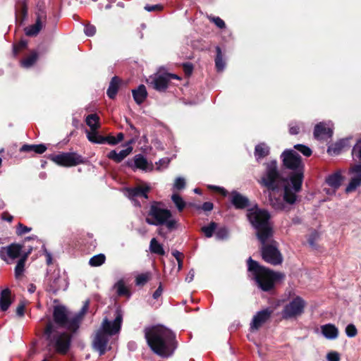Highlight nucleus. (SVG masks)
<instances>
[{
	"label": "nucleus",
	"instance_id": "nucleus-16",
	"mask_svg": "<svg viewBox=\"0 0 361 361\" xmlns=\"http://www.w3.org/2000/svg\"><path fill=\"white\" fill-rule=\"evenodd\" d=\"M273 310L270 308H266L257 312L256 314L254 315L250 323V330L252 331L259 330V328L270 319Z\"/></svg>",
	"mask_w": 361,
	"mask_h": 361
},
{
	"label": "nucleus",
	"instance_id": "nucleus-22",
	"mask_svg": "<svg viewBox=\"0 0 361 361\" xmlns=\"http://www.w3.org/2000/svg\"><path fill=\"white\" fill-rule=\"evenodd\" d=\"M321 331L323 336L329 340L336 339L338 336V328L332 324H326L321 326Z\"/></svg>",
	"mask_w": 361,
	"mask_h": 361
},
{
	"label": "nucleus",
	"instance_id": "nucleus-20",
	"mask_svg": "<svg viewBox=\"0 0 361 361\" xmlns=\"http://www.w3.org/2000/svg\"><path fill=\"white\" fill-rule=\"evenodd\" d=\"M231 202L235 209H243L246 208L250 203L249 199L237 191H233L231 194Z\"/></svg>",
	"mask_w": 361,
	"mask_h": 361
},
{
	"label": "nucleus",
	"instance_id": "nucleus-51",
	"mask_svg": "<svg viewBox=\"0 0 361 361\" xmlns=\"http://www.w3.org/2000/svg\"><path fill=\"white\" fill-rule=\"evenodd\" d=\"M174 188L177 190H182L185 187V181L183 178H177L173 184Z\"/></svg>",
	"mask_w": 361,
	"mask_h": 361
},
{
	"label": "nucleus",
	"instance_id": "nucleus-54",
	"mask_svg": "<svg viewBox=\"0 0 361 361\" xmlns=\"http://www.w3.org/2000/svg\"><path fill=\"white\" fill-rule=\"evenodd\" d=\"M351 171L353 173H354L356 175V176L355 178H358L361 181V165L360 164L355 165L352 168Z\"/></svg>",
	"mask_w": 361,
	"mask_h": 361
},
{
	"label": "nucleus",
	"instance_id": "nucleus-18",
	"mask_svg": "<svg viewBox=\"0 0 361 361\" xmlns=\"http://www.w3.org/2000/svg\"><path fill=\"white\" fill-rule=\"evenodd\" d=\"M150 188L148 185H137L134 188H128L126 189V195L132 200H135L137 197L148 199V192Z\"/></svg>",
	"mask_w": 361,
	"mask_h": 361
},
{
	"label": "nucleus",
	"instance_id": "nucleus-11",
	"mask_svg": "<svg viewBox=\"0 0 361 361\" xmlns=\"http://www.w3.org/2000/svg\"><path fill=\"white\" fill-rule=\"evenodd\" d=\"M50 159L56 164L65 167L74 166L85 162L84 158L76 152H62L52 155Z\"/></svg>",
	"mask_w": 361,
	"mask_h": 361
},
{
	"label": "nucleus",
	"instance_id": "nucleus-23",
	"mask_svg": "<svg viewBox=\"0 0 361 361\" xmlns=\"http://www.w3.org/2000/svg\"><path fill=\"white\" fill-rule=\"evenodd\" d=\"M133 147L130 146L119 152H117L116 150H111L108 154L107 157L116 163H120L131 153Z\"/></svg>",
	"mask_w": 361,
	"mask_h": 361
},
{
	"label": "nucleus",
	"instance_id": "nucleus-27",
	"mask_svg": "<svg viewBox=\"0 0 361 361\" xmlns=\"http://www.w3.org/2000/svg\"><path fill=\"white\" fill-rule=\"evenodd\" d=\"M342 179V176L340 172H336L329 175L326 178V182L331 188L338 189L341 185Z\"/></svg>",
	"mask_w": 361,
	"mask_h": 361
},
{
	"label": "nucleus",
	"instance_id": "nucleus-52",
	"mask_svg": "<svg viewBox=\"0 0 361 361\" xmlns=\"http://www.w3.org/2000/svg\"><path fill=\"white\" fill-rule=\"evenodd\" d=\"M31 231V228H29L23 224L19 223L17 227L16 233L18 235H23Z\"/></svg>",
	"mask_w": 361,
	"mask_h": 361
},
{
	"label": "nucleus",
	"instance_id": "nucleus-62",
	"mask_svg": "<svg viewBox=\"0 0 361 361\" xmlns=\"http://www.w3.org/2000/svg\"><path fill=\"white\" fill-rule=\"evenodd\" d=\"M209 188L214 190H216V191H219V192H221V194L223 195H224V196L226 195V194H227V191L226 190H225L224 188H220L219 186L209 185Z\"/></svg>",
	"mask_w": 361,
	"mask_h": 361
},
{
	"label": "nucleus",
	"instance_id": "nucleus-12",
	"mask_svg": "<svg viewBox=\"0 0 361 361\" xmlns=\"http://www.w3.org/2000/svg\"><path fill=\"white\" fill-rule=\"evenodd\" d=\"M305 305L306 303L302 298L299 296L295 298L284 307L282 311L283 318L288 319L301 315L304 312Z\"/></svg>",
	"mask_w": 361,
	"mask_h": 361
},
{
	"label": "nucleus",
	"instance_id": "nucleus-5",
	"mask_svg": "<svg viewBox=\"0 0 361 361\" xmlns=\"http://www.w3.org/2000/svg\"><path fill=\"white\" fill-rule=\"evenodd\" d=\"M247 216L252 226L257 230L259 241L264 242L273 236V230L269 222L270 214L264 209L255 207L247 210Z\"/></svg>",
	"mask_w": 361,
	"mask_h": 361
},
{
	"label": "nucleus",
	"instance_id": "nucleus-44",
	"mask_svg": "<svg viewBox=\"0 0 361 361\" xmlns=\"http://www.w3.org/2000/svg\"><path fill=\"white\" fill-rule=\"evenodd\" d=\"M151 277L150 273H143L139 274L135 279V284L137 286H144Z\"/></svg>",
	"mask_w": 361,
	"mask_h": 361
},
{
	"label": "nucleus",
	"instance_id": "nucleus-3",
	"mask_svg": "<svg viewBox=\"0 0 361 361\" xmlns=\"http://www.w3.org/2000/svg\"><path fill=\"white\" fill-rule=\"evenodd\" d=\"M248 271L252 272L253 278L258 286L264 291H269L274 286L276 281L283 279L285 275L281 272H275L264 267L251 257L247 259Z\"/></svg>",
	"mask_w": 361,
	"mask_h": 361
},
{
	"label": "nucleus",
	"instance_id": "nucleus-41",
	"mask_svg": "<svg viewBox=\"0 0 361 361\" xmlns=\"http://www.w3.org/2000/svg\"><path fill=\"white\" fill-rule=\"evenodd\" d=\"M171 200L176 206L179 212H182L185 207V202L183 198L178 194H173L171 196Z\"/></svg>",
	"mask_w": 361,
	"mask_h": 361
},
{
	"label": "nucleus",
	"instance_id": "nucleus-10",
	"mask_svg": "<svg viewBox=\"0 0 361 361\" xmlns=\"http://www.w3.org/2000/svg\"><path fill=\"white\" fill-rule=\"evenodd\" d=\"M282 180L277 170V163L272 161L267 164L266 171L262 176L260 183L269 190H274L281 185ZM284 183V180H283Z\"/></svg>",
	"mask_w": 361,
	"mask_h": 361
},
{
	"label": "nucleus",
	"instance_id": "nucleus-58",
	"mask_svg": "<svg viewBox=\"0 0 361 361\" xmlns=\"http://www.w3.org/2000/svg\"><path fill=\"white\" fill-rule=\"evenodd\" d=\"M202 209L204 212H210L214 208V204L211 202H204L203 204L201 207Z\"/></svg>",
	"mask_w": 361,
	"mask_h": 361
},
{
	"label": "nucleus",
	"instance_id": "nucleus-56",
	"mask_svg": "<svg viewBox=\"0 0 361 361\" xmlns=\"http://www.w3.org/2000/svg\"><path fill=\"white\" fill-rule=\"evenodd\" d=\"M162 8V6L160 4L156 5H146L145 6V9L149 12L154 11H160Z\"/></svg>",
	"mask_w": 361,
	"mask_h": 361
},
{
	"label": "nucleus",
	"instance_id": "nucleus-40",
	"mask_svg": "<svg viewBox=\"0 0 361 361\" xmlns=\"http://www.w3.org/2000/svg\"><path fill=\"white\" fill-rule=\"evenodd\" d=\"M216 228L217 224L215 222H211L208 226L202 227L201 231L207 238H211Z\"/></svg>",
	"mask_w": 361,
	"mask_h": 361
},
{
	"label": "nucleus",
	"instance_id": "nucleus-6",
	"mask_svg": "<svg viewBox=\"0 0 361 361\" xmlns=\"http://www.w3.org/2000/svg\"><path fill=\"white\" fill-rule=\"evenodd\" d=\"M161 202H153L145 219L146 223L152 226H163L172 231L177 228V221L172 217L171 212L163 207Z\"/></svg>",
	"mask_w": 361,
	"mask_h": 361
},
{
	"label": "nucleus",
	"instance_id": "nucleus-47",
	"mask_svg": "<svg viewBox=\"0 0 361 361\" xmlns=\"http://www.w3.org/2000/svg\"><path fill=\"white\" fill-rule=\"evenodd\" d=\"M27 42L26 41H20L18 44H15L13 46V54L14 56H16L20 51H21L23 49H25L27 47Z\"/></svg>",
	"mask_w": 361,
	"mask_h": 361
},
{
	"label": "nucleus",
	"instance_id": "nucleus-57",
	"mask_svg": "<svg viewBox=\"0 0 361 361\" xmlns=\"http://www.w3.org/2000/svg\"><path fill=\"white\" fill-rule=\"evenodd\" d=\"M327 359L329 361H339V354L336 352H331L328 353Z\"/></svg>",
	"mask_w": 361,
	"mask_h": 361
},
{
	"label": "nucleus",
	"instance_id": "nucleus-38",
	"mask_svg": "<svg viewBox=\"0 0 361 361\" xmlns=\"http://www.w3.org/2000/svg\"><path fill=\"white\" fill-rule=\"evenodd\" d=\"M106 257L104 254H99L90 258L89 264L91 267H99L105 262Z\"/></svg>",
	"mask_w": 361,
	"mask_h": 361
},
{
	"label": "nucleus",
	"instance_id": "nucleus-60",
	"mask_svg": "<svg viewBox=\"0 0 361 361\" xmlns=\"http://www.w3.org/2000/svg\"><path fill=\"white\" fill-rule=\"evenodd\" d=\"M104 143L108 142L109 145H115L117 144V141L114 136L104 137Z\"/></svg>",
	"mask_w": 361,
	"mask_h": 361
},
{
	"label": "nucleus",
	"instance_id": "nucleus-29",
	"mask_svg": "<svg viewBox=\"0 0 361 361\" xmlns=\"http://www.w3.org/2000/svg\"><path fill=\"white\" fill-rule=\"evenodd\" d=\"M47 150V147L43 144L39 145H23L20 148V152H35L37 154H42Z\"/></svg>",
	"mask_w": 361,
	"mask_h": 361
},
{
	"label": "nucleus",
	"instance_id": "nucleus-4",
	"mask_svg": "<svg viewBox=\"0 0 361 361\" xmlns=\"http://www.w3.org/2000/svg\"><path fill=\"white\" fill-rule=\"evenodd\" d=\"M87 309L86 302L78 312L71 314L64 306H56L53 312L54 321L58 326L74 333L79 329Z\"/></svg>",
	"mask_w": 361,
	"mask_h": 361
},
{
	"label": "nucleus",
	"instance_id": "nucleus-59",
	"mask_svg": "<svg viewBox=\"0 0 361 361\" xmlns=\"http://www.w3.org/2000/svg\"><path fill=\"white\" fill-rule=\"evenodd\" d=\"M183 69H184V72L186 75H190L192 72V70H193V66L191 63H184L183 64Z\"/></svg>",
	"mask_w": 361,
	"mask_h": 361
},
{
	"label": "nucleus",
	"instance_id": "nucleus-46",
	"mask_svg": "<svg viewBox=\"0 0 361 361\" xmlns=\"http://www.w3.org/2000/svg\"><path fill=\"white\" fill-rule=\"evenodd\" d=\"M294 148L301 152L305 157H310L312 152V149L304 145L297 144L294 146Z\"/></svg>",
	"mask_w": 361,
	"mask_h": 361
},
{
	"label": "nucleus",
	"instance_id": "nucleus-31",
	"mask_svg": "<svg viewBox=\"0 0 361 361\" xmlns=\"http://www.w3.org/2000/svg\"><path fill=\"white\" fill-rule=\"evenodd\" d=\"M86 133L87 139L91 142L97 144L104 143V137L98 133L97 130H90V131L87 130Z\"/></svg>",
	"mask_w": 361,
	"mask_h": 361
},
{
	"label": "nucleus",
	"instance_id": "nucleus-1",
	"mask_svg": "<svg viewBox=\"0 0 361 361\" xmlns=\"http://www.w3.org/2000/svg\"><path fill=\"white\" fill-rule=\"evenodd\" d=\"M145 337L151 350L163 358L171 356L177 348L175 334L163 326L145 328Z\"/></svg>",
	"mask_w": 361,
	"mask_h": 361
},
{
	"label": "nucleus",
	"instance_id": "nucleus-33",
	"mask_svg": "<svg viewBox=\"0 0 361 361\" xmlns=\"http://www.w3.org/2000/svg\"><path fill=\"white\" fill-rule=\"evenodd\" d=\"M99 117L95 114H90L86 118V123L90 128V130H98L100 127L99 123Z\"/></svg>",
	"mask_w": 361,
	"mask_h": 361
},
{
	"label": "nucleus",
	"instance_id": "nucleus-37",
	"mask_svg": "<svg viewBox=\"0 0 361 361\" xmlns=\"http://www.w3.org/2000/svg\"><path fill=\"white\" fill-rule=\"evenodd\" d=\"M216 56L215 59V65L218 71H221L225 67V63L223 60L222 53L219 47H216Z\"/></svg>",
	"mask_w": 361,
	"mask_h": 361
},
{
	"label": "nucleus",
	"instance_id": "nucleus-50",
	"mask_svg": "<svg viewBox=\"0 0 361 361\" xmlns=\"http://www.w3.org/2000/svg\"><path fill=\"white\" fill-rule=\"evenodd\" d=\"M352 154L361 160V140L358 141L353 147Z\"/></svg>",
	"mask_w": 361,
	"mask_h": 361
},
{
	"label": "nucleus",
	"instance_id": "nucleus-15",
	"mask_svg": "<svg viewBox=\"0 0 361 361\" xmlns=\"http://www.w3.org/2000/svg\"><path fill=\"white\" fill-rule=\"evenodd\" d=\"M49 290L56 293L60 290H66L68 288L66 279L61 276L60 271L56 269L48 279Z\"/></svg>",
	"mask_w": 361,
	"mask_h": 361
},
{
	"label": "nucleus",
	"instance_id": "nucleus-28",
	"mask_svg": "<svg viewBox=\"0 0 361 361\" xmlns=\"http://www.w3.org/2000/svg\"><path fill=\"white\" fill-rule=\"evenodd\" d=\"M11 291L8 288H6L1 292L0 296V308L2 311H6L8 309L11 305Z\"/></svg>",
	"mask_w": 361,
	"mask_h": 361
},
{
	"label": "nucleus",
	"instance_id": "nucleus-53",
	"mask_svg": "<svg viewBox=\"0 0 361 361\" xmlns=\"http://www.w3.org/2000/svg\"><path fill=\"white\" fill-rule=\"evenodd\" d=\"M84 32L87 36H93L96 32V27L92 25H87L85 27Z\"/></svg>",
	"mask_w": 361,
	"mask_h": 361
},
{
	"label": "nucleus",
	"instance_id": "nucleus-34",
	"mask_svg": "<svg viewBox=\"0 0 361 361\" xmlns=\"http://www.w3.org/2000/svg\"><path fill=\"white\" fill-rule=\"evenodd\" d=\"M147 161L143 155L139 154L134 157V165L136 169L145 170L147 168Z\"/></svg>",
	"mask_w": 361,
	"mask_h": 361
},
{
	"label": "nucleus",
	"instance_id": "nucleus-8",
	"mask_svg": "<svg viewBox=\"0 0 361 361\" xmlns=\"http://www.w3.org/2000/svg\"><path fill=\"white\" fill-rule=\"evenodd\" d=\"M55 332L54 324L49 322L44 332L48 341V346L53 348L56 353L65 355L69 350L71 336L65 332L54 334Z\"/></svg>",
	"mask_w": 361,
	"mask_h": 361
},
{
	"label": "nucleus",
	"instance_id": "nucleus-48",
	"mask_svg": "<svg viewBox=\"0 0 361 361\" xmlns=\"http://www.w3.org/2000/svg\"><path fill=\"white\" fill-rule=\"evenodd\" d=\"M345 333L348 337H355L357 334V331L354 324H348L345 328Z\"/></svg>",
	"mask_w": 361,
	"mask_h": 361
},
{
	"label": "nucleus",
	"instance_id": "nucleus-45",
	"mask_svg": "<svg viewBox=\"0 0 361 361\" xmlns=\"http://www.w3.org/2000/svg\"><path fill=\"white\" fill-rule=\"evenodd\" d=\"M16 4L20 7V13L23 18L27 16V0H17Z\"/></svg>",
	"mask_w": 361,
	"mask_h": 361
},
{
	"label": "nucleus",
	"instance_id": "nucleus-17",
	"mask_svg": "<svg viewBox=\"0 0 361 361\" xmlns=\"http://www.w3.org/2000/svg\"><path fill=\"white\" fill-rule=\"evenodd\" d=\"M333 135V129L329 123L320 122L317 124L314 129V136L316 139L320 140H327Z\"/></svg>",
	"mask_w": 361,
	"mask_h": 361
},
{
	"label": "nucleus",
	"instance_id": "nucleus-35",
	"mask_svg": "<svg viewBox=\"0 0 361 361\" xmlns=\"http://www.w3.org/2000/svg\"><path fill=\"white\" fill-rule=\"evenodd\" d=\"M114 287H115V288H116V293L119 296L129 297L130 295L129 290L125 286V283L122 280L118 281L115 284Z\"/></svg>",
	"mask_w": 361,
	"mask_h": 361
},
{
	"label": "nucleus",
	"instance_id": "nucleus-9",
	"mask_svg": "<svg viewBox=\"0 0 361 361\" xmlns=\"http://www.w3.org/2000/svg\"><path fill=\"white\" fill-rule=\"evenodd\" d=\"M260 243L262 259L272 265L281 264L283 262V257L278 249V243L273 240L272 237H269L264 242L260 241Z\"/></svg>",
	"mask_w": 361,
	"mask_h": 361
},
{
	"label": "nucleus",
	"instance_id": "nucleus-24",
	"mask_svg": "<svg viewBox=\"0 0 361 361\" xmlns=\"http://www.w3.org/2000/svg\"><path fill=\"white\" fill-rule=\"evenodd\" d=\"M132 93L137 104H141L147 97V92L144 85H140L137 89L133 90Z\"/></svg>",
	"mask_w": 361,
	"mask_h": 361
},
{
	"label": "nucleus",
	"instance_id": "nucleus-14",
	"mask_svg": "<svg viewBox=\"0 0 361 361\" xmlns=\"http://www.w3.org/2000/svg\"><path fill=\"white\" fill-rule=\"evenodd\" d=\"M23 246L20 244L13 243L6 247L0 248V257L7 263H11L18 257H21Z\"/></svg>",
	"mask_w": 361,
	"mask_h": 361
},
{
	"label": "nucleus",
	"instance_id": "nucleus-61",
	"mask_svg": "<svg viewBox=\"0 0 361 361\" xmlns=\"http://www.w3.org/2000/svg\"><path fill=\"white\" fill-rule=\"evenodd\" d=\"M24 311H25L24 304H23V303L19 304L16 309V314L20 317H23L24 315Z\"/></svg>",
	"mask_w": 361,
	"mask_h": 361
},
{
	"label": "nucleus",
	"instance_id": "nucleus-43",
	"mask_svg": "<svg viewBox=\"0 0 361 361\" xmlns=\"http://www.w3.org/2000/svg\"><path fill=\"white\" fill-rule=\"evenodd\" d=\"M360 185L361 181L358 178H353L345 188V192L350 193L355 191Z\"/></svg>",
	"mask_w": 361,
	"mask_h": 361
},
{
	"label": "nucleus",
	"instance_id": "nucleus-55",
	"mask_svg": "<svg viewBox=\"0 0 361 361\" xmlns=\"http://www.w3.org/2000/svg\"><path fill=\"white\" fill-rule=\"evenodd\" d=\"M212 20L218 27L221 29L226 27L224 21L219 17H214L212 18Z\"/></svg>",
	"mask_w": 361,
	"mask_h": 361
},
{
	"label": "nucleus",
	"instance_id": "nucleus-49",
	"mask_svg": "<svg viewBox=\"0 0 361 361\" xmlns=\"http://www.w3.org/2000/svg\"><path fill=\"white\" fill-rule=\"evenodd\" d=\"M228 231L226 228H221L216 232V237L219 240H224L228 238Z\"/></svg>",
	"mask_w": 361,
	"mask_h": 361
},
{
	"label": "nucleus",
	"instance_id": "nucleus-36",
	"mask_svg": "<svg viewBox=\"0 0 361 361\" xmlns=\"http://www.w3.org/2000/svg\"><path fill=\"white\" fill-rule=\"evenodd\" d=\"M283 200L289 204H293L296 200L295 193L292 192L289 185H284Z\"/></svg>",
	"mask_w": 361,
	"mask_h": 361
},
{
	"label": "nucleus",
	"instance_id": "nucleus-30",
	"mask_svg": "<svg viewBox=\"0 0 361 361\" xmlns=\"http://www.w3.org/2000/svg\"><path fill=\"white\" fill-rule=\"evenodd\" d=\"M269 153V147L264 143H260L255 147V156L257 160L261 159L267 157Z\"/></svg>",
	"mask_w": 361,
	"mask_h": 361
},
{
	"label": "nucleus",
	"instance_id": "nucleus-63",
	"mask_svg": "<svg viewBox=\"0 0 361 361\" xmlns=\"http://www.w3.org/2000/svg\"><path fill=\"white\" fill-rule=\"evenodd\" d=\"M162 292H163V289H162L161 285L160 284L159 286L158 287V288L153 293V298L154 299H157L158 298H159L161 295Z\"/></svg>",
	"mask_w": 361,
	"mask_h": 361
},
{
	"label": "nucleus",
	"instance_id": "nucleus-19",
	"mask_svg": "<svg viewBox=\"0 0 361 361\" xmlns=\"http://www.w3.org/2000/svg\"><path fill=\"white\" fill-rule=\"evenodd\" d=\"M39 11L40 13H37L35 23L25 29L27 36H36L42 30L43 27L42 20L46 18V14L43 10H39Z\"/></svg>",
	"mask_w": 361,
	"mask_h": 361
},
{
	"label": "nucleus",
	"instance_id": "nucleus-21",
	"mask_svg": "<svg viewBox=\"0 0 361 361\" xmlns=\"http://www.w3.org/2000/svg\"><path fill=\"white\" fill-rule=\"evenodd\" d=\"M349 139L345 138L341 139L336 143L331 145L328 147L327 152L331 155H338L345 148L349 147Z\"/></svg>",
	"mask_w": 361,
	"mask_h": 361
},
{
	"label": "nucleus",
	"instance_id": "nucleus-64",
	"mask_svg": "<svg viewBox=\"0 0 361 361\" xmlns=\"http://www.w3.org/2000/svg\"><path fill=\"white\" fill-rule=\"evenodd\" d=\"M317 238V233H314L311 235V236L308 239V243L311 246H312V247L314 246V241L316 240Z\"/></svg>",
	"mask_w": 361,
	"mask_h": 361
},
{
	"label": "nucleus",
	"instance_id": "nucleus-32",
	"mask_svg": "<svg viewBox=\"0 0 361 361\" xmlns=\"http://www.w3.org/2000/svg\"><path fill=\"white\" fill-rule=\"evenodd\" d=\"M149 250L152 253L164 255L165 251L161 244H160L155 238H153L149 243Z\"/></svg>",
	"mask_w": 361,
	"mask_h": 361
},
{
	"label": "nucleus",
	"instance_id": "nucleus-42",
	"mask_svg": "<svg viewBox=\"0 0 361 361\" xmlns=\"http://www.w3.org/2000/svg\"><path fill=\"white\" fill-rule=\"evenodd\" d=\"M37 54L34 52L22 61V66L25 68L31 67L37 61Z\"/></svg>",
	"mask_w": 361,
	"mask_h": 361
},
{
	"label": "nucleus",
	"instance_id": "nucleus-25",
	"mask_svg": "<svg viewBox=\"0 0 361 361\" xmlns=\"http://www.w3.org/2000/svg\"><path fill=\"white\" fill-rule=\"evenodd\" d=\"M30 251L23 254L21 257L18 259L17 264L15 267V277L17 279H19L23 274L25 271V264L27 260V258L30 254Z\"/></svg>",
	"mask_w": 361,
	"mask_h": 361
},
{
	"label": "nucleus",
	"instance_id": "nucleus-7",
	"mask_svg": "<svg viewBox=\"0 0 361 361\" xmlns=\"http://www.w3.org/2000/svg\"><path fill=\"white\" fill-rule=\"evenodd\" d=\"M284 166L295 172L290 176V182L295 192L301 189L303 178V164L300 156L293 150H286L281 155Z\"/></svg>",
	"mask_w": 361,
	"mask_h": 361
},
{
	"label": "nucleus",
	"instance_id": "nucleus-26",
	"mask_svg": "<svg viewBox=\"0 0 361 361\" xmlns=\"http://www.w3.org/2000/svg\"><path fill=\"white\" fill-rule=\"evenodd\" d=\"M120 79L117 76L111 78L106 94L110 99H114L119 87Z\"/></svg>",
	"mask_w": 361,
	"mask_h": 361
},
{
	"label": "nucleus",
	"instance_id": "nucleus-13",
	"mask_svg": "<svg viewBox=\"0 0 361 361\" xmlns=\"http://www.w3.org/2000/svg\"><path fill=\"white\" fill-rule=\"evenodd\" d=\"M172 79H180V78L177 75L171 73L155 74L150 77L148 81L156 90L164 91Z\"/></svg>",
	"mask_w": 361,
	"mask_h": 361
},
{
	"label": "nucleus",
	"instance_id": "nucleus-2",
	"mask_svg": "<svg viewBox=\"0 0 361 361\" xmlns=\"http://www.w3.org/2000/svg\"><path fill=\"white\" fill-rule=\"evenodd\" d=\"M123 321V315L118 310L116 312V317L113 322L104 318L100 328L97 331L92 341L93 348L99 355H103L107 350L109 336L119 332Z\"/></svg>",
	"mask_w": 361,
	"mask_h": 361
},
{
	"label": "nucleus",
	"instance_id": "nucleus-39",
	"mask_svg": "<svg viewBox=\"0 0 361 361\" xmlns=\"http://www.w3.org/2000/svg\"><path fill=\"white\" fill-rule=\"evenodd\" d=\"M269 202L271 207L275 210H283L284 209V203L283 200L280 197L276 198L272 197L271 195H269Z\"/></svg>",
	"mask_w": 361,
	"mask_h": 361
}]
</instances>
